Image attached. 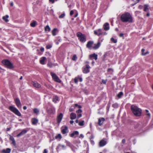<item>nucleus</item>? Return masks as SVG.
<instances>
[{
  "instance_id": "nucleus-46",
  "label": "nucleus",
  "mask_w": 153,
  "mask_h": 153,
  "mask_svg": "<svg viewBox=\"0 0 153 153\" xmlns=\"http://www.w3.org/2000/svg\"><path fill=\"white\" fill-rule=\"evenodd\" d=\"M145 50L144 49H142L141 50L142 54L143 55H146L148 53H143V52L145 51Z\"/></svg>"
},
{
  "instance_id": "nucleus-51",
  "label": "nucleus",
  "mask_w": 153,
  "mask_h": 153,
  "mask_svg": "<svg viewBox=\"0 0 153 153\" xmlns=\"http://www.w3.org/2000/svg\"><path fill=\"white\" fill-rule=\"evenodd\" d=\"M12 141V144H13L14 146H15L16 144V142L15 141V140H14Z\"/></svg>"
},
{
  "instance_id": "nucleus-20",
  "label": "nucleus",
  "mask_w": 153,
  "mask_h": 153,
  "mask_svg": "<svg viewBox=\"0 0 153 153\" xmlns=\"http://www.w3.org/2000/svg\"><path fill=\"white\" fill-rule=\"evenodd\" d=\"M103 28L105 30H107L109 29V24L108 23H105L103 25Z\"/></svg>"
},
{
  "instance_id": "nucleus-39",
  "label": "nucleus",
  "mask_w": 153,
  "mask_h": 153,
  "mask_svg": "<svg viewBox=\"0 0 153 153\" xmlns=\"http://www.w3.org/2000/svg\"><path fill=\"white\" fill-rule=\"evenodd\" d=\"M110 104H109V103L108 104L107 106L106 107V109L108 111L109 110V109L110 107Z\"/></svg>"
},
{
  "instance_id": "nucleus-61",
  "label": "nucleus",
  "mask_w": 153,
  "mask_h": 153,
  "mask_svg": "<svg viewBox=\"0 0 153 153\" xmlns=\"http://www.w3.org/2000/svg\"><path fill=\"white\" fill-rule=\"evenodd\" d=\"M13 2H12L10 3V6L11 7L13 6Z\"/></svg>"
},
{
  "instance_id": "nucleus-29",
  "label": "nucleus",
  "mask_w": 153,
  "mask_h": 153,
  "mask_svg": "<svg viewBox=\"0 0 153 153\" xmlns=\"http://www.w3.org/2000/svg\"><path fill=\"white\" fill-rule=\"evenodd\" d=\"M37 24V22L36 21H33L30 23V25L32 27H34Z\"/></svg>"
},
{
  "instance_id": "nucleus-17",
  "label": "nucleus",
  "mask_w": 153,
  "mask_h": 153,
  "mask_svg": "<svg viewBox=\"0 0 153 153\" xmlns=\"http://www.w3.org/2000/svg\"><path fill=\"white\" fill-rule=\"evenodd\" d=\"M107 143L106 141L104 139H102L99 143V145L100 147H103L105 146Z\"/></svg>"
},
{
  "instance_id": "nucleus-30",
  "label": "nucleus",
  "mask_w": 153,
  "mask_h": 153,
  "mask_svg": "<svg viewBox=\"0 0 153 153\" xmlns=\"http://www.w3.org/2000/svg\"><path fill=\"white\" fill-rule=\"evenodd\" d=\"M9 17V16L8 15H6L5 16H4L2 17V19L6 22H7L9 21V20L7 19Z\"/></svg>"
},
{
  "instance_id": "nucleus-42",
  "label": "nucleus",
  "mask_w": 153,
  "mask_h": 153,
  "mask_svg": "<svg viewBox=\"0 0 153 153\" xmlns=\"http://www.w3.org/2000/svg\"><path fill=\"white\" fill-rule=\"evenodd\" d=\"M124 34L123 33H120L119 34V37H123V39H124Z\"/></svg>"
},
{
  "instance_id": "nucleus-12",
  "label": "nucleus",
  "mask_w": 153,
  "mask_h": 153,
  "mask_svg": "<svg viewBox=\"0 0 153 153\" xmlns=\"http://www.w3.org/2000/svg\"><path fill=\"white\" fill-rule=\"evenodd\" d=\"M14 101L16 105L19 108H21V104L20 100L19 98H16L14 100Z\"/></svg>"
},
{
  "instance_id": "nucleus-41",
  "label": "nucleus",
  "mask_w": 153,
  "mask_h": 153,
  "mask_svg": "<svg viewBox=\"0 0 153 153\" xmlns=\"http://www.w3.org/2000/svg\"><path fill=\"white\" fill-rule=\"evenodd\" d=\"M107 81V79H102V83L104 84H106V83Z\"/></svg>"
},
{
  "instance_id": "nucleus-33",
  "label": "nucleus",
  "mask_w": 153,
  "mask_h": 153,
  "mask_svg": "<svg viewBox=\"0 0 153 153\" xmlns=\"http://www.w3.org/2000/svg\"><path fill=\"white\" fill-rule=\"evenodd\" d=\"M62 138V136L60 134H58L57 135L55 136V138L57 139L59 138V139H61Z\"/></svg>"
},
{
  "instance_id": "nucleus-34",
  "label": "nucleus",
  "mask_w": 153,
  "mask_h": 153,
  "mask_svg": "<svg viewBox=\"0 0 153 153\" xmlns=\"http://www.w3.org/2000/svg\"><path fill=\"white\" fill-rule=\"evenodd\" d=\"M77 57L76 54H74L73 56L72 59L73 61H76L77 60Z\"/></svg>"
},
{
  "instance_id": "nucleus-35",
  "label": "nucleus",
  "mask_w": 153,
  "mask_h": 153,
  "mask_svg": "<svg viewBox=\"0 0 153 153\" xmlns=\"http://www.w3.org/2000/svg\"><path fill=\"white\" fill-rule=\"evenodd\" d=\"M149 9L148 8V6L147 4H145L144 5V8L143 10L144 11H146L147 10Z\"/></svg>"
},
{
  "instance_id": "nucleus-55",
  "label": "nucleus",
  "mask_w": 153,
  "mask_h": 153,
  "mask_svg": "<svg viewBox=\"0 0 153 153\" xmlns=\"http://www.w3.org/2000/svg\"><path fill=\"white\" fill-rule=\"evenodd\" d=\"M74 11L73 10H71V11H70V15L71 16L73 14H74Z\"/></svg>"
},
{
  "instance_id": "nucleus-26",
  "label": "nucleus",
  "mask_w": 153,
  "mask_h": 153,
  "mask_svg": "<svg viewBox=\"0 0 153 153\" xmlns=\"http://www.w3.org/2000/svg\"><path fill=\"white\" fill-rule=\"evenodd\" d=\"M46 59V58L45 57H43L41 58V59L40 60V63L42 65L45 64V61Z\"/></svg>"
},
{
  "instance_id": "nucleus-37",
  "label": "nucleus",
  "mask_w": 153,
  "mask_h": 153,
  "mask_svg": "<svg viewBox=\"0 0 153 153\" xmlns=\"http://www.w3.org/2000/svg\"><path fill=\"white\" fill-rule=\"evenodd\" d=\"M111 42H113L114 43H116L117 42V39H114L113 38H111Z\"/></svg>"
},
{
  "instance_id": "nucleus-63",
  "label": "nucleus",
  "mask_w": 153,
  "mask_h": 153,
  "mask_svg": "<svg viewBox=\"0 0 153 153\" xmlns=\"http://www.w3.org/2000/svg\"><path fill=\"white\" fill-rule=\"evenodd\" d=\"M23 109H24V110H26L27 109V107L26 106H24L23 107Z\"/></svg>"
},
{
  "instance_id": "nucleus-25",
  "label": "nucleus",
  "mask_w": 153,
  "mask_h": 153,
  "mask_svg": "<svg viewBox=\"0 0 153 153\" xmlns=\"http://www.w3.org/2000/svg\"><path fill=\"white\" fill-rule=\"evenodd\" d=\"M76 114L74 113H71L70 114V119L72 120L75 119L76 117Z\"/></svg>"
},
{
  "instance_id": "nucleus-56",
  "label": "nucleus",
  "mask_w": 153,
  "mask_h": 153,
  "mask_svg": "<svg viewBox=\"0 0 153 153\" xmlns=\"http://www.w3.org/2000/svg\"><path fill=\"white\" fill-rule=\"evenodd\" d=\"M54 98L56 100H58L59 97L57 96H55Z\"/></svg>"
},
{
  "instance_id": "nucleus-23",
  "label": "nucleus",
  "mask_w": 153,
  "mask_h": 153,
  "mask_svg": "<svg viewBox=\"0 0 153 153\" xmlns=\"http://www.w3.org/2000/svg\"><path fill=\"white\" fill-rule=\"evenodd\" d=\"M11 152V149L10 148H7L6 149H3L1 151L2 153H10Z\"/></svg>"
},
{
  "instance_id": "nucleus-45",
  "label": "nucleus",
  "mask_w": 153,
  "mask_h": 153,
  "mask_svg": "<svg viewBox=\"0 0 153 153\" xmlns=\"http://www.w3.org/2000/svg\"><path fill=\"white\" fill-rule=\"evenodd\" d=\"M52 47V46L51 45H48L46 46V48L47 49H49L51 48Z\"/></svg>"
},
{
  "instance_id": "nucleus-2",
  "label": "nucleus",
  "mask_w": 153,
  "mask_h": 153,
  "mask_svg": "<svg viewBox=\"0 0 153 153\" xmlns=\"http://www.w3.org/2000/svg\"><path fill=\"white\" fill-rule=\"evenodd\" d=\"M131 108L132 113L136 116L140 117L141 115L142 110L136 106L132 105L131 106Z\"/></svg>"
},
{
  "instance_id": "nucleus-31",
  "label": "nucleus",
  "mask_w": 153,
  "mask_h": 153,
  "mask_svg": "<svg viewBox=\"0 0 153 153\" xmlns=\"http://www.w3.org/2000/svg\"><path fill=\"white\" fill-rule=\"evenodd\" d=\"M123 95V93L122 92H120L117 95V96L118 98H121Z\"/></svg>"
},
{
  "instance_id": "nucleus-47",
  "label": "nucleus",
  "mask_w": 153,
  "mask_h": 153,
  "mask_svg": "<svg viewBox=\"0 0 153 153\" xmlns=\"http://www.w3.org/2000/svg\"><path fill=\"white\" fill-rule=\"evenodd\" d=\"M10 140L11 141H13L15 140L14 137L12 136H10Z\"/></svg>"
},
{
  "instance_id": "nucleus-19",
  "label": "nucleus",
  "mask_w": 153,
  "mask_h": 153,
  "mask_svg": "<svg viewBox=\"0 0 153 153\" xmlns=\"http://www.w3.org/2000/svg\"><path fill=\"white\" fill-rule=\"evenodd\" d=\"M38 122V120L35 118H32L31 119L32 124L33 125H36Z\"/></svg>"
},
{
  "instance_id": "nucleus-5",
  "label": "nucleus",
  "mask_w": 153,
  "mask_h": 153,
  "mask_svg": "<svg viewBox=\"0 0 153 153\" xmlns=\"http://www.w3.org/2000/svg\"><path fill=\"white\" fill-rule=\"evenodd\" d=\"M8 108L10 110L18 116L20 117L21 116V114L20 112L15 107L12 106H10L8 107Z\"/></svg>"
},
{
  "instance_id": "nucleus-44",
  "label": "nucleus",
  "mask_w": 153,
  "mask_h": 153,
  "mask_svg": "<svg viewBox=\"0 0 153 153\" xmlns=\"http://www.w3.org/2000/svg\"><path fill=\"white\" fill-rule=\"evenodd\" d=\"M79 79L78 78H75L74 79V82L75 83H77L78 82V80Z\"/></svg>"
},
{
  "instance_id": "nucleus-38",
  "label": "nucleus",
  "mask_w": 153,
  "mask_h": 153,
  "mask_svg": "<svg viewBox=\"0 0 153 153\" xmlns=\"http://www.w3.org/2000/svg\"><path fill=\"white\" fill-rule=\"evenodd\" d=\"M84 120L80 122L79 123V125L80 126H83L84 125Z\"/></svg>"
},
{
  "instance_id": "nucleus-3",
  "label": "nucleus",
  "mask_w": 153,
  "mask_h": 153,
  "mask_svg": "<svg viewBox=\"0 0 153 153\" xmlns=\"http://www.w3.org/2000/svg\"><path fill=\"white\" fill-rule=\"evenodd\" d=\"M1 63L6 67L9 69H12L14 68L13 65L8 59H3Z\"/></svg>"
},
{
  "instance_id": "nucleus-15",
  "label": "nucleus",
  "mask_w": 153,
  "mask_h": 153,
  "mask_svg": "<svg viewBox=\"0 0 153 153\" xmlns=\"http://www.w3.org/2000/svg\"><path fill=\"white\" fill-rule=\"evenodd\" d=\"M101 43L100 41L98 42L97 44H95L94 45V46L93 47V49L94 50H96L98 49L100 46Z\"/></svg>"
},
{
  "instance_id": "nucleus-60",
  "label": "nucleus",
  "mask_w": 153,
  "mask_h": 153,
  "mask_svg": "<svg viewBox=\"0 0 153 153\" xmlns=\"http://www.w3.org/2000/svg\"><path fill=\"white\" fill-rule=\"evenodd\" d=\"M126 140L125 139H123L122 140V142L123 143H124L125 142Z\"/></svg>"
},
{
  "instance_id": "nucleus-8",
  "label": "nucleus",
  "mask_w": 153,
  "mask_h": 153,
  "mask_svg": "<svg viewBox=\"0 0 153 153\" xmlns=\"http://www.w3.org/2000/svg\"><path fill=\"white\" fill-rule=\"evenodd\" d=\"M94 33L95 35L100 36L103 34V32L102 31V30L101 29H99L97 30H94Z\"/></svg>"
},
{
  "instance_id": "nucleus-16",
  "label": "nucleus",
  "mask_w": 153,
  "mask_h": 153,
  "mask_svg": "<svg viewBox=\"0 0 153 153\" xmlns=\"http://www.w3.org/2000/svg\"><path fill=\"white\" fill-rule=\"evenodd\" d=\"M105 121L104 118L101 117L99 119L98 124L99 126H101L103 124V122Z\"/></svg>"
},
{
  "instance_id": "nucleus-7",
  "label": "nucleus",
  "mask_w": 153,
  "mask_h": 153,
  "mask_svg": "<svg viewBox=\"0 0 153 153\" xmlns=\"http://www.w3.org/2000/svg\"><path fill=\"white\" fill-rule=\"evenodd\" d=\"M90 66L88 65L87 64L86 65L85 67H83L82 68V70L83 73L84 74H87L90 71Z\"/></svg>"
},
{
  "instance_id": "nucleus-14",
  "label": "nucleus",
  "mask_w": 153,
  "mask_h": 153,
  "mask_svg": "<svg viewBox=\"0 0 153 153\" xmlns=\"http://www.w3.org/2000/svg\"><path fill=\"white\" fill-rule=\"evenodd\" d=\"M31 84L33 85L34 87L36 88H39L41 87V85L39 84L36 81H32Z\"/></svg>"
},
{
  "instance_id": "nucleus-50",
  "label": "nucleus",
  "mask_w": 153,
  "mask_h": 153,
  "mask_svg": "<svg viewBox=\"0 0 153 153\" xmlns=\"http://www.w3.org/2000/svg\"><path fill=\"white\" fill-rule=\"evenodd\" d=\"M106 56V54H104L103 55V61H105V57Z\"/></svg>"
},
{
  "instance_id": "nucleus-9",
  "label": "nucleus",
  "mask_w": 153,
  "mask_h": 153,
  "mask_svg": "<svg viewBox=\"0 0 153 153\" xmlns=\"http://www.w3.org/2000/svg\"><path fill=\"white\" fill-rule=\"evenodd\" d=\"M47 112L50 114H54L55 112V108L53 107L50 108L47 110Z\"/></svg>"
},
{
  "instance_id": "nucleus-6",
  "label": "nucleus",
  "mask_w": 153,
  "mask_h": 153,
  "mask_svg": "<svg viewBox=\"0 0 153 153\" xmlns=\"http://www.w3.org/2000/svg\"><path fill=\"white\" fill-rule=\"evenodd\" d=\"M51 76L53 80L55 82L60 83L61 82V80L59 78V77L55 73L52 72L50 73Z\"/></svg>"
},
{
  "instance_id": "nucleus-28",
  "label": "nucleus",
  "mask_w": 153,
  "mask_h": 153,
  "mask_svg": "<svg viewBox=\"0 0 153 153\" xmlns=\"http://www.w3.org/2000/svg\"><path fill=\"white\" fill-rule=\"evenodd\" d=\"M45 32H49L51 30V28L48 25H47L45 27Z\"/></svg>"
},
{
  "instance_id": "nucleus-40",
  "label": "nucleus",
  "mask_w": 153,
  "mask_h": 153,
  "mask_svg": "<svg viewBox=\"0 0 153 153\" xmlns=\"http://www.w3.org/2000/svg\"><path fill=\"white\" fill-rule=\"evenodd\" d=\"M82 112V110H81L80 109H79L76 111V113L77 114H78L79 113H81Z\"/></svg>"
},
{
  "instance_id": "nucleus-58",
  "label": "nucleus",
  "mask_w": 153,
  "mask_h": 153,
  "mask_svg": "<svg viewBox=\"0 0 153 153\" xmlns=\"http://www.w3.org/2000/svg\"><path fill=\"white\" fill-rule=\"evenodd\" d=\"M43 153H47V151L46 149H45L44 150Z\"/></svg>"
},
{
  "instance_id": "nucleus-62",
  "label": "nucleus",
  "mask_w": 153,
  "mask_h": 153,
  "mask_svg": "<svg viewBox=\"0 0 153 153\" xmlns=\"http://www.w3.org/2000/svg\"><path fill=\"white\" fill-rule=\"evenodd\" d=\"M74 121L73 120H70V123H71V124H73V123H74Z\"/></svg>"
},
{
  "instance_id": "nucleus-49",
  "label": "nucleus",
  "mask_w": 153,
  "mask_h": 153,
  "mask_svg": "<svg viewBox=\"0 0 153 153\" xmlns=\"http://www.w3.org/2000/svg\"><path fill=\"white\" fill-rule=\"evenodd\" d=\"M82 116V114H81L80 113L79 114L77 115V118L78 119L81 117Z\"/></svg>"
},
{
  "instance_id": "nucleus-48",
  "label": "nucleus",
  "mask_w": 153,
  "mask_h": 153,
  "mask_svg": "<svg viewBox=\"0 0 153 153\" xmlns=\"http://www.w3.org/2000/svg\"><path fill=\"white\" fill-rule=\"evenodd\" d=\"M48 66L50 68H51L52 67V64L51 63H49L48 64Z\"/></svg>"
},
{
  "instance_id": "nucleus-64",
  "label": "nucleus",
  "mask_w": 153,
  "mask_h": 153,
  "mask_svg": "<svg viewBox=\"0 0 153 153\" xmlns=\"http://www.w3.org/2000/svg\"><path fill=\"white\" fill-rule=\"evenodd\" d=\"M142 6L141 5H140L139 6V8L140 9H142Z\"/></svg>"
},
{
  "instance_id": "nucleus-11",
  "label": "nucleus",
  "mask_w": 153,
  "mask_h": 153,
  "mask_svg": "<svg viewBox=\"0 0 153 153\" xmlns=\"http://www.w3.org/2000/svg\"><path fill=\"white\" fill-rule=\"evenodd\" d=\"M65 145L59 144L56 147V150L57 152H58L62 150L65 149Z\"/></svg>"
},
{
  "instance_id": "nucleus-54",
  "label": "nucleus",
  "mask_w": 153,
  "mask_h": 153,
  "mask_svg": "<svg viewBox=\"0 0 153 153\" xmlns=\"http://www.w3.org/2000/svg\"><path fill=\"white\" fill-rule=\"evenodd\" d=\"M74 111V109L73 108H71L69 109V111L70 112H72L73 111Z\"/></svg>"
},
{
  "instance_id": "nucleus-22",
  "label": "nucleus",
  "mask_w": 153,
  "mask_h": 153,
  "mask_svg": "<svg viewBox=\"0 0 153 153\" xmlns=\"http://www.w3.org/2000/svg\"><path fill=\"white\" fill-rule=\"evenodd\" d=\"M27 131L25 129H24L20 133H19L17 135V137H19L20 136L26 134L27 133Z\"/></svg>"
},
{
  "instance_id": "nucleus-4",
  "label": "nucleus",
  "mask_w": 153,
  "mask_h": 153,
  "mask_svg": "<svg viewBox=\"0 0 153 153\" xmlns=\"http://www.w3.org/2000/svg\"><path fill=\"white\" fill-rule=\"evenodd\" d=\"M76 36L78 38V39L81 42H84L86 41V36L84 34H83L81 32H79L77 33Z\"/></svg>"
},
{
  "instance_id": "nucleus-10",
  "label": "nucleus",
  "mask_w": 153,
  "mask_h": 153,
  "mask_svg": "<svg viewBox=\"0 0 153 153\" xmlns=\"http://www.w3.org/2000/svg\"><path fill=\"white\" fill-rule=\"evenodd\" d=\"M63 117V115L62 113H60L58 115L56 118V121L57 123L59 124L61 122Z\"/></svg>"
},
{
  "instance_id": "nucleus-18",
  "label": "nucleus",
  "mask_w": 153,
  "mask_h": 153,
  "mask_svg": "<svg viewBox=\"0 0 153 153\" xmlns=\"http://www.w3.org/2000/svg\"><path fill=\"white\" fill-rule=\"evenodd\" d=\"M61 132L63 134H65L68 132V128L67 126H65L62 129Z\"/></svg>"
},
{
  "instance_id": "nucleus-53",
  "label": "nucleus",
  "mask_w": 153,
  "mask_h": 153,
  "mask_svg": "<svg viewBox=\"0 0 153 153\" xmlns=\"http://www.w3.org/2000/svg\"><path fill=\"white\" fill-rule=\"evenodd\" d=\"M40 50L42 52H43L44 51V48L43 47H41Z\"/></svg>"
},
{
  "instance_id": "nucleus-36",
  "label": "nucleus",
  "mask_w": 153,
  "mask_h": 153,
  "mask_svg": "<svg viewBox=\"0 0 153 153\" xmlns=\"http://www.w3.org/2000/svg\"><path fill=\"white\" fill-rule=\"evenodd\" d=\"M118 106V105L117 103H115L113 104L112 105V106L113 107L115 108H117Z\"/></svg>"
},
{
  "instance_id": "nucleus-21",
  "label": "nucleus",
  "mask_w": 153,
  "mask_h": 153,
  "mask_svg": "<svg viewBox=\"0 0 153 153\" xmlns=\"http://www.w3.org/2000/svg\"><path fill=\"white\" fill-rule=\"evenodd\" d=\"M94 44V42L93 41H89L88 42L87 44L86 45V46L87 48H91L92 45Z\"/></svg>"
},
{
  "instance_id": "nucleus-59",
  "label": "nucleus",
  "mask_w": 153,
  "mask_h": 153,
  "mask_svg": "<svg viewBox=\"0 0 153 153\" xmlns=\"http://www.w3.org/2000/svg\"><path fill=\"white\" fill-rule=\"evenodd\" d=\"M78 79H79V81H80V82H82V78H79H79H78Z\"/></svg>"
},
{
  "instance_id": "nucleus-57",
  "label": "nucleus",
  "mask_w": 153,
  "mask_h": 153,
  "mask_svg": "<svg viewBox=\"0 0 153 153\" xmlns=\"http://www.w3.org/2000/svg\"><path fill=\"white\" fill-rule=\"evenodd\" d=\"M10 129H11V127L7 128H6V131H9L10 130Z\"/></svg>"
},
{
  "instance_id": "nucleus-43",
  "label": "nucleus",
  "mask_w": 153,
  "mask_h": 153,
  "mask_svg": "<svg viewBox=\"0 0 153 153\" xmlns=\"http://www.w3.org/2000/svg\"><path fill=\"white\" fill-rule=\"evenodd\" d=\"M65 16V13H62L59 16V18H63Z\"/></svg>"
},
{
  "instance_id": "nucleus-24",
  "label": "nucleus",
  "mask_w": 153,
  "mask_h": 153,
  "mask_svg": "<svg viewBox=\"0 0 153 153\" xmlns=\"http://www.w3.org/2000/svg\"><path fill=\"white\" fill-rule=\"evenodd\" d=\"M79 132L77 131H74L71 134L70 136L71 137H73L75 136H77L79 134Z\"/></svg>"
},
{
  "instance_id": "nucleus-27",
  "label": "nucleus",
  "mask_w": 153,
  "mask_h": 153,
  "mask_svg": "<svg viewBox=\"0 0 153 153\" xmlns=\"http://www.w3.org/2000/svg\"><path fill=\"white\" fill-rule=\"evenodd\" d=\"M57 31V28H55L53 29L51 31L52 35L53 36H56V32Z\"/></svg>"
},
{
  "instance_id": "nucleus-52",
  "label": "nucleus",
  "mask_w": 153,
  "mask_h": 153,
  "mask_svg": "<svg viewBox=\"0 0 153 153\" xmlns=\"http://www.w3.org/2000/svg\"><path fill=\"white\" fill-rule=\"evenodd\" d=\"M111 71L112 72L113 70L111 68H108L107 70V71L108 72H110Z\"/></svg>"
},
{
  "instance_id": "nucleus-13",
  "label": "nucleus",
  "mask_w": 153,
  "mask_h": 153,
  "mask_svg": "<svg viewBox=\"0 0 153 153\" xmlns=\"http://www.w3.org/2000/svg\"><path fill=\"white\" fill-rule=\"evenodd\" d=\"M97 56V55L94 53L89 55V58L90 59H93L95 60H97L98 58Z\"/></svg>"
},
{
  "instance_id": "nucleus-32",
  "label": "nucleus",
  "mask_w": 153,
  "mask_h": 153,
  "mask_svg": "<svg viewBox=\"0 0 153 153\" xmlns=\"http://www.w3.org/2000/svg\"><path fill=\"white\" fill-rule=\"evenodd\" d=\"M33 112L34 113L36 114H39V111L37 108H35L33 110Z\"/></svg>"
},
{
  "instance_id": "nucleus-1",
  "label": "nucleus",
  "mask_w": 153,
  "mask_h": 153,
  "mask_svg": "<svg viewBox=\"0 0 153 153\" xmlns=\"http://www.w3.org/2000/svg\"><path fill=\"white\" fill-rule=\"evenodd\" d=\"M120 19L123 22L132 23L133 22V18L131 15L128 12H126L121 16Z\"/></svg>"
}]
</instances>
